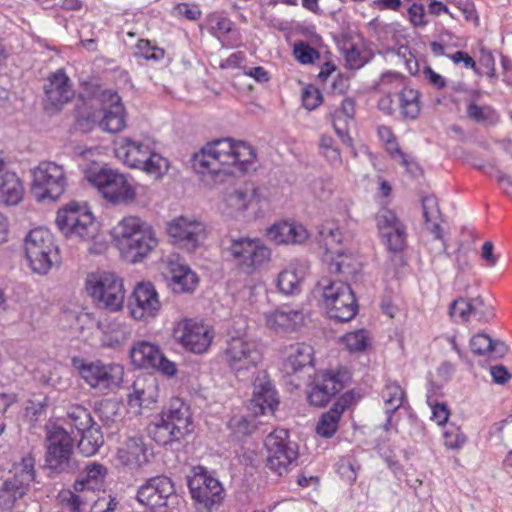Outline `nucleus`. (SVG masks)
Instances as JSON below:
<instances>
[{
    "instance_id": "5",
    "label": "nucleus",
    "mask_w": 512,
    "mask_h": 512,
    "mask_svg": "<svg viewBox=\"0 0 512 512\" xmlns=\"http://www.w3.org/2000/svg\"><path fill=\"white\" fill-rule=\"evenodd\" d=\"M25 256L34 273L47 274L59 261V251L52 233L43 227L32 229L24 239Z\"/></svg>"
},
{
    "instance_id": "32",
    "label": "nucleus",
    "mask_w": 512,
    "mask_h": 512,
    "mask_svg": "<svg viewBox=\"0 0 512 512\" xmlns=\"http://www.w3.org/2000/svg\"><path fill=\"white\" fill-rule=\"evenodd\" d=\"M24 186L17 174L9 169L0 173V204L14 206L24 196Z\"/></svg>"
},
{
    "instance_id": "33",
    "label": "nucleus",
    "mask_w": 512,
    "mask_h": 512,
    "mask_svg": "<svg viewBox=\"0 0 512 512\" xmlns=\"http://www.w3.org/2000/svg\"><path fill=\"white\" fill-rule=\"evenodd\" d=\"M328 270L331 274L342 275L344 278H354L361 270L362 264L351 253L336 252L335 255L325 257Z\"/></svg>"
},
{
    "instance_id": "40",
    "label": "nucleus",
    "mask_w": 512,
    "mask_h": 512,
    "mask_svg": "<svg viewBox=\"0 0 512 512\" xmlns=\"http://www.w3.org/2000/svg\"><path fill=\"white\" fill-rule=\"evenodd\" d=\"M64 421L73 426L79 433L97 425L93 421L90 411L79 404H72L67 408Z\"/></svg>"
},
{
    "instance_id": "18",
    "label": "nucleus",
    "mask_w": 512,
    "mask_h": 512,
    "mask_svg": "<svg viewBox=\"0 0 512 512\" xmlns=\"http://www.w3.org/2000/svg\"><path fill=\"white\" fill-rule=\"evenodd\" d=\"M161 308L159 295L150 282L138 283L128 300L130 315L135 320L149 321L157 316Z\"/></svg>"
},
{
    "instance_id": "47",
    "label": "nucleus",
    "mask_w": 512,
    "mask_h": 512,
    "mask_svg": "<svg viewBox=\"0 0 512 512\" xmlns=\"http://www.w3.org/2000/svg\"><path fill=\"white\" fill-rule=\"evenodd\" d=\"M372 58V54L365 48H359L355 44H350L345 49L346 68L350 70H358L368 63Z\"/></svg>"
},
{
    "instance_id": "8",
    "label": "nucleus",
    "mask_w": 512,
    "mask_h": 512,
    "mask_svg": "<svg viewBox=\"0 0 512 512\" xmlns=\"http://www.w3.org/2000/svg\"><path fill=\"white\" fill-rule=\"evenodd\" d=\"M224 251L229 260L247 275L255 273L271 258V250L258 238H232Z\"/></svg>"
},
{
    "instance_id": "44",
    "label": "nucleus",
    "mask_w": 512,
    "mask_h": 512,
    "mask_svg": "<svg viewBox=\"0 0 512 512\" xmlns=\"http://www.w3.org/2000/svg\"><path fill=\"white\" fill-rule=\"evenodd\" d=\"M318 243L325 249V257L334 255V248L339 245L343 235L339 227L334 224H324L318 231Z\"/></svg>"
},
{
    "instance_id": "59",
    "label": "nucleus",
    "mask_w": 512,
    "mask_h": 512,
    "mask_svg": "<svg viewBox=\"0 0 512 512\" xmlns=\"http://www.w3.org/2000/svg\"><path fill=\"white\" fill-rule=\"evenodd\" d=\"M322 102V94L314 86L310 85L302 91V103L308 110L316 109Z\"/></svg>"
},
{
    "instance_id": "27",
    "label": "nucleus",
    "mask_w": 512,
    "mask_h": 512,
    "mask_svg": "<svg viewBox=\"0 0 512 512\" xmlns=\"http://www.w3.org/2000/svg\"><path fill=\"white\" fill-rule=\"evenodd\" d=\"M354 397L351 392L344 393L334 405L323 413L317 423L316 432L324 438H331L338 430L343 412L350 407Z\"/></svg>"
},
{
    "instance_id": "34",
    "label": "nucleus",
    "mask_w": 512,
    "mask_h": 512,
    "mask_svg": "<svg viewBox=\"0 0 512 512\" xmlns=\"http://www.w3.org/2000/svg\"><path fill=\"white\" fill-rule=\"evenodd\" d=\"M382 398L385 405L386 422L383 425L385 431L392 428L394 413L403 405L405 393L396 382H387L382 390Z\"/></svg>"
},
{
    "instance_id": "7",
    "label": "nucleus",
    "mask_w": 512,
    "mask_h": 512,
    "mask_svg": "<svg viewBox=\"0 0 512 512\" xmlns=\"http://www.w3.org/2000/svg\"><path fill=\"white\" fill-rule=\"evenodd\" d=\"M45 432L47 466L58 473L76 470L74 439L70 433L58 423L46 424Z\"/></svg>"
},
{
    "instance_id": "23",
    "label": "nucleus",
    "mask_w": 512,
    "mask_h": 512,
    "mask_svg": "<svg viewBox=\"0 0 512 512\" xmlns=\"http://www.w3.org/2000/svg\"><path fill=\"white\" fill-rule=\"evenodd\" d=\"M167 268L170 273L169 285L175 293H192L196 289L198 276L178 255L168 257Z\"/></svg>"
},
{
    "instance_id": "43",
    "label": "nucleus",
    "mask_w": 512,
    "mask_h": 512,
    "mask_svg": "<svg viewBox=\"0 0 512 512\" xmlns=\"http://www.w3.org/2000/svg\"><path fill=\"white\" fill-rule=\"evenodd\" d=\"M81 439L78 442L80 453L86 457L95 455L103 445V435L98 425L80 433Z\"/></svg>"
},
{
    "instance_id": "24",
    "label": "nucleus",
    "mask_w": 512,
    "mask_h": 512,
    "mask_svg": "<svg viewBox=\"0 0 512 512\" xmlns=\"http://www.w3.org/2000/svg\"><path fill=\"white\" fill-rule=\"evenodd\" d=\"M151 456L152 451L139 436L129 437L117 451L118 462L131 470L146 465Z\"/></svg>"
},
{
    "instance_id": "54",
    "label": "nucleus",
    "mask_w": 512,
    "mask_h": 512,
    "mask_svg": "<svg viewBox=\"0 0 512 512\" xmlns=\"http://www.w3.org/2000/svg\"><path fill=\"white\" fill-rule=\"evenodd\" d=\"M343 343L351 352L364 351L368 345L367 332L364 329L349 332L343 336Z\"/></svg>"
},
{
    "instance_id": "20",
    "label": "nucleus",
    "mask_w": 512,
    "mask_h": 512,
    "mask_svg": "<svg viewBox=\"0 0 512 512\" xmlns=\"http://www.w3.org/2000/svg\"><path fill=\"white\" fill-rule=\"evenodd\" d=\"M176 497L172 480L164 475L150 478L137 492V500L152 509L163 508L171 498Z\"/></svg>"
},
{
    "instance_id": "6",
    "label": "nucleus",
    "mask_w": 512,
    "mask_h": 512,
    "mask_svg": "<svg viewBox=\"0 0 512 512\" xmlns=\"http://www.w3.org/2000/svg\"><path fill=\"white\" fill-rule=\"evenodd\" d=\"M72 366L90 388L102 393L118 389L123 381L124 368L117 363L88 361L74 357Z\"/></svg>"
},
{
    "instance_id": "63",
    "label": "nucleus",
    "mask_w": 512,
    "mask_h": 512,
    "mask_svg": "<svg viewBox=\"0 0 512 512\" xmlns=\"http://www.w3.org/2000/svg\"><path fill=\"white\" fill-rule=\"evenodd\" d=\"M355 113V103L351 98L343 99L340 109L336 110L333 118L347 122L348 119H352Z\"/></svg>"
},
{
    "instance_id": "25",
    "label": "nucleus",
    "mask_w": 512,
    "mask_h": 512,
    "mask_svg": "<svg viewBox=\"0 0 512 512\" xmlns=\"http://www.w3.org/2000/svg\"><path fill=\"white\" fill-rule=\"evenodd\" d=\"M278 404L277 392L271 381L266 377L256 379L253 397L249 405L253 414L256 416L273 414Z\"/></svg>"
},
{
    "instance_id": "28",
    "label": "nucleus",
    "mask_w": 512,
    "mask_h": 512,
    "mask_svg": "<svg viewBox=\"0 0 512 512\" xmlns=\"http://www.w3.org/2000/svg\"><path fill=\"white\" fill-rule=\"evenodd\" d=\"M170 425L184 437L193 431V419L189 405L180 398H173L166 410L161 414Z\"/></svg>"
},
{
    "instance_id": "61",
    "label": "nucleus",
    "mask_w": 512,
    "mask_h": 512,
    "mask_svg": "<svg viewBox=\"0 0 512 512\" xmlns=\"http://www.w3.org/2000/svg\"><path fill=\"white\" fill-rule=\"evenodd\" d=\"M445 445L451 449L461 447L466 442V436L459 432L458 428L450 427L443 433Z\"/></svg>"
},
{
    "instance_id": "50",
    "label": "nucleus",
    "mask_w": 512,
    "mask_h": 512,
    "mask_svg": "<svg viewBox=\"0 0 512 512\" xmlns=\"http://www.w3.org/2000/svg\"><path fill=\"white\" fill-rule=\"evenodd\" d=\"M470 312L477 321L489 322L494 317L493 307L481 296L469 299Z\"/></svg>"
},
{
    "instance_id": "62",
    "label": "nucleus",
    "mask_w": 512,
    "mask_h": 512,
    "mask_svg": "<svg viewBox=\"0 0 512 512\" xmlns=\"http://www.w3.org/2000/svg\"><path fill=\"white\" fill-rule=\"evenodd\" d=\"M408 17L414 26L424 27L427 24L425 20V10L422 4L413 3L408 8Z\"/></svg>"
},
{
    "instance_id": "29",
    "label": "nucleus",
    "mask_w": 512,
    "mask_h": 512,
    "mask_svg": "<svg viewBox=\"0 0 512 512\" xmlns=\"http://www.w3.org/2000/svg\"><path fill=\"white\" fill-rule=\"evenodd\" d=\"M268 237L276 244H301L308 237V231L302 224L281 222L267 230Z\"/></svg>"
},
{
    "instance_id": "22",
    "label": "nucleus",
    "mask_w": 512,
    "mask_h": 512,
    "mask_svg": "<svg viewBox=\"0 0 512 512\" xmlns=\"http://www.w3.org/2000/svg\"><path fill=\"white\" fill-rule=\"evenodd\" d=\"M103 118L100 127L109 133H117L126 127V113L120 96L113 91L102 93Z\"/></svg>"
},
{
    "instance_id": "17",
    "label": "nucleus",
    "mask_w": 512,
    "mask_h": 512,
    "mask_svg": "<svg viewBox=\"0 0 512 512\" xmlns=\"http://www.w3.org/2000/svg\"><path fill=\"white\" fill-rule=\"evenodd\" d=\"M349 379V373L344 370L336 372L322 371L318 373L308 392L310 404L316 407L327 405L336 394L344 389Z\"/></svg>"
},
{
    "instance_id": "35",
    "label": "nucleus",
    "mask_w": 512,
    "mask_h": 512,
    "mask_svg": "<svg viewBox=\"0 0 512 512\" xmlns=\"http://www.w3.org/2000/svg\"><path fill=\"white\" fill-rule=\"evenodd\" d=\"M342 294L335 305L327 313L331 319L339 322H348L352 320L358 311V304L352 289L342 290Z\"/></svg>"
},
{
    "instance_id": "21",
    "label": "nucleus",
    "mask_w": 512,
    "mask_h": 512,
    "mask_svg": "<svg viewBox=\"0 0 512 512\" xmlns=\"http://www.w3.org/2000/svg\"><path fill=\"white\" fill-rule=\"evenodd\" d=\"M46 108L59 110L64 104L70 102L74 95L71 79L63 69L49 75L44 87Z\"/></svg>"
},
{
    "instance_id": "30",
    "label": "nucleus",
    "mask_w": 512,
    "mask_h": 512,
    "mask_svg": "<svg viewBox=\"0 0 512 512\" xmlns=\"http://www.w3.org/2000/svg\"><path fill=\"white\" fill-rule=\"evenodd\" d=\"M284 368L286 373L295 374L313 365L314 350L306 343H295L285 349Z\"/></svg>"
},
{
    "instance_id": "42",
    "label": "nucleus",
    "mask_w": 512,
    "mask_h": 512,
    "mask_svg": "<svg viewBox=\"0 0 512 512\" xmlns=\"http://www.w3.org/2000/svg\"><path fill=\"white\" fill-rule=\"evenodd\" d=\"M107 475V468L99 463H92L86 466L82 473L81 479L74 484L76 491H84L85 489H93L95 485L102 482Z\"/></svg>"
},
{
    "instance_id": "38",
    "label": "nucleus",
    "mask_w": 512,
    "mask_h": 512,
    "mask_svg": "<svg viewBox=\"0 0 512 512\" xmlns=\"http://www.w3.org/2000/svg\"><path fill=\"white\" fill-rule=\"evenodd\" d=\"M398 108L405 119L414 120L420 113L419 92L410 87L400 89L398 95Z\"/></svg>"
},
{
    "instance_id": "55",
    "label": "nucleus",
    "mask_w": 512,
    "mask_h": 512,
    "mask_svg": "<svg viewBox=\"0 0 512 512\" xmlns=\"http://www.w3.org/2000/svg\"><path fill=\"white\" fill-rule=\"evenodd\" d=\"M293 54L303 65L312 64L320 57V53L315 48L303 41L295 43Z\"/></svg>"
},
{
    "instance_id": "45",
    "label": "nucleus",
    "mask_w": 512,
    "mask_h": 512,
    "mask_svg": "<svg viewBox=\"0 0 512 512\" xmlns=\"http://www.w3.org/2000/svg\"><path fill=\"white\" fill-rule=\"evenodd\" d=\"M130 337L128 327L118 321L108 324L104 330L103 344L107 347H117L124 343Z\"/></svg>"
},
{
    "instance_id": "46",
    "label": "nucleus",
    "mask_w": 512,
    "mask_h": 512,
    "mask_svg": "<svg viewBox=\"0 0 512 512\" xmlns=\"http://www.w3.org/2000/svg\"><path fill=\"white\" fill-rule=\"evenodd\" d=\"M466 113L469 119L478 124H495L498 122L496 111L488 105L480 106L471 102L467 106Z\"/></svg>"
},
{
    "instance_id": "3",
    "label": "nucleus",
    "mask_w": 512,
    "mask_h": 512,
    "mask_svg": "<svg viewBox=\"0 0 512 512\" xmlns=\"http://www.w3.org/2000/svg\"><path fill=\"white\" fill-rule=\"evenodd\" d=\"M116 232L121 249L130 255L133 263L142 261L158 244L152 227L136 216L124 217Z\"/></svg>"
},
{
    "instance_id": "53",
    "label": "nucleus",
    "mask_w": 512,
    "mask_h": 512,
    "mask_svg": "<svg viewBox=\"0 0 512 512\" xmlns=\"http://www.w3.org/2000/svg\"><path fill=\"white\" fill-rule=\"evenodd\" d=\"M381 236L386 240V245L392 252H400L406 246V231L403 224Z\"/></svg>"
},
{
    "instance_id": "37",
    "label": "nucleus",
    "mask_w": 512,
    "mask_h": 512,
    "mask_svg": "<svg viewBox=\"0 0 512 512\" xmlns=\"http://www.w3.org/2000/svg\"><path fill=\"white\" fill-rule=\"evenodd\" d=\"M470 348L474 354L486 355L491 353L496 357H502L508 351L507 346L503 342L493 340L485 333L474 335L470 340Z\"/></svg>"
},
{
    "instance_id": "14",
    "label": "nucleus",
    "mask_w": 512,
    "mask_h": 512,
    "mask_svg": "<svg viewBox=\"0 0 512 512\" xmlns=\"http://www.w3.org/2000/svg\"><path fill=\"white\" fill-rule=\"evenodd\" d=\"M187 484L192 499L198 505V510L211 512L213 507L223 499L221 483L209 475L208 471L202 466L193 469V474L188 476Z\"/></svg>"
},
{
    "instance_id": "60",
    "label": "nucleus",
    "mask_w": 512,
    "mask_h": 512,
    "mask_svg": "<svg viewBox=\"0 0 512 512\" xmlns=\"http://www.w3.org/2000/svg\"><path fill=\"white\" fill-rule=\"evenodd\" d=\"M137 49L141 56L147 60H160L164 57V50L153 46L148 40H139L137 43Z\"/></svg>"
},
{
    "instance_id": "9",
    "label": "nucleus",
    "mask_w": 512,
    "mask_h": 512,
    "mask_svg": "<svg viewBox=\"0 0 512 512\" xmlns=\"http://www.w3.org/2000/svg\"><path fill=\"white\" fill-rule=\"evenodd\" d=\"M85 286L88 295L99 307L111 312L122 309L125 300L123 281L114 273H90Z\"/></svg>"
},
{
    "instance_id": "1",
    "label": "nucleus",
    "mask_w": 512,
    "mask_h": 512,
    "mask_svg": "<svg viewBox=\"0 0 512 512\" xmlns=\"http://www.w3.org/2000/svg\"><path fill=\"white\" fill-rule=\"evenodd\" d=\"M255 160V150L246 142L220 138L207 143L193 155L192 167L201 175H233L253 169Z\"/></svg>"
},
{
    "instance_id": "2",
    "label": "nucleus",
    "mask_w": 512,
    "mask_h": 512,
    "mask_svg": "<svg viewBox=\"0 0 512 512\" xmlns=\"http://www.w3.org/2000/svg\"><path fill=\"white\" fill-rule=\"evenodd\" d=\"M114 154L124 165L140 169L156 178L165 174L169 168L167 159L155 151V143L150 138L120 137L114 141Z\"/></svg>"
},
{
    "instance_id": "51",
    "label": "nucleus",
    "mask_w": 512,
    "mask_h": 512,
    "mask_svg": "<svg viewBox=\"0 0 512 512\" xmlns=\"http://www.w3.org/2000/svg\"><path fill=\"white\" fill-rule=\"evenodd\" d=\"M405 78L397 72L387 71L381 74L379 81L375 84V88L379 91L390 93L392 90L402 89L405 86Z\"/></svg>"
},
{
    "instance_id": "48",
    "label": "nucleus",
    "mask_w": 512,
    "mask_h": 512,
    "mask_svg": "<svg viewBox=\"0 0 512 512\" xmlns=\"http://www.w3.org/2000/svg\"><path fill=\"white\" fill-rule=\"evenodd\" d=\"M423 209V218L425 221V229L430 230L436 224L440 226L441 212L438 200L433 195L424 196L421 200Z\"/></svg>"
},
{
    "instance_id": "64",
    "label": "nucleus",
    "mask_w": 512,
    "mask_h": 512,
    "mask_svg": "<svg viewBox=\"0 0 512 512\" xmlns=\"http://www.w3.org/2000/svg\"><path fill=\"white\" fill-rule=\"evenodd\" d=\"M377 107L385 115L391 116L396 112L398 106L395 104L390 90L379 98Z\"/></svg>"
},
{
    "instance_id": "11",
    "label": "nucleus",
    "mask_w": 512,
    "mask_h": 512,
    "mask_svg": "<svg viewBox=\"0 0 512 512\" xmlns=\"http://www.w3.org/2000/svg\"><path fill=\"white\" fill-rule=\"evenodd\" d=\"M35 460L31 455L24 456L14 466V473L0 485V510L10 511L29 491L35 479Z\"/></svg>"
},
{
    "instance_id": "58",
    "label": "nucleus",
    "mask_w": 512,
    "mask_h": 512,
    "mask_svg": "<svg viewBox=\"0 0 512 512\" xmlns=\"http://www.w3.org/2000/svg\"><path fill=\"white\" fill-rule=\"evenodd\" d=\"M432 238L429 242V251L434 255H441L446 252L447 250V244L443 237V231L441 226H437L434 224L432 226V229L427 230Z\"/></svg>"
},
{
    "instance_id": "13",
    "label": "nucleus",
    "mask_w": 512,
    "mask_h": 512,
    "mask_svg": "<svg viewBox=\"0 0 512 512\" xmlns=\"http://www.w3.org/2000/svg\"><path fill=\"white\" fill-rule=\"evenodd\" d=\"M266 466L278 475L287 473L296 464L298 445L289 438L286 429H275L265 438Z\"/></svg>"
},
{
    "instance_id": "4",
    "label": "nucleus",
    "mask_w": 512,
    "mask_h": 512,
    "mask_svg": "<svg viewBox=\"0 0 512 512\" xmlns=\"http://www.w3.org/2000/svg\"><path fill=\"white\" fill-rule=\"evenodd\" d=\"M86 179L105 200L114 205L133 203L138 189L143 188L139 184H132L124 174L110 168L89 171Z\"/></svg>"
},
{
    "instance_id": "39",
    "label": "nucleus",
    "mask_w": 512,
    "mask_h": 512,
    "mask_svg": "<svg viewBox=\"0 0 512 512\" xmlns=\"http://www.w3.org/2000/svg\"><path fill=\"white\" fill-rule=\"evenodd\" d=\"M150 437L159 445L166 446L173 442H179L185 437L176 431L172 425H170L162 417L159 421L152 423L148 428Z\"/></svg>"
},
{
    "instance_id": "19",
    "label": "nucleus",
    "mask_w": 512,
    "mask_h": 512,
    "mask_svg": "<svg viewBox=\"0 0 512 512\" xmlns=\"http://www.w3.org/2000/svg\"><path fill=\"white\" fill-rule=\"evenodd\" d=\"M167 233L176 245L187 251H194L206 238L204 223L184 216L169 222Z\"/></svg>"
},
{
    "instance_id": "49",
    "label": "nucleus",
    "mask_w": 512,
    "mask_h": 512,
    "mask_svg": "<svg viewBox=\"0 0 512 512\" xmlns=\"http://www.w3.org/2000/svg\"><path fill=\"white\" fill-rule=\"evenodd\" d=\"M254 190L248 188H234L225 194L224 200L226 204L236 211H243L247 208Z\"/></svg>"
},
{
    "instance_id": "41",
    "label": "nucleus",
    "mask_w": 512,
    "mask_h": 512,
    "mask_svg": "<svg viewBox=\"0 0 512 512\" xmlns=\"http://www.w3.org/2000/svg\"><path fill=\"white\" fill-rule=\"evenodd\" d=\"M317 288L321 291L323 304L329 312L330 308L336 307L335 302L342 294V290H349L351 287L344 281H332L328 278H322L317 284Z\"/></svg>"
},
{
    "instance_id": "36",
    "label": "nucleus",
    "mask_w": 512,
    "mask_h": 512,
    "mask_svg": "<svg viewBox=\"0 0 512 512\" xmlns=\"http://www.w3.org/2000/svg\"><path fill=\"white\" fill-rule=\"evenodd\" d=\"M159 347L147 341L136 343L130 350V358L132 363L138 368H152L155 366L157 359H160Z\"/></svg>"
},
{
    "instance_id": "52",
    "label": "nucleus",
    "mask_w": 512,
    "mask_h": 512,
    "mask_svg": "<svg viewBox=\"0 0 512 512\" xmlns=\"http://www.w3.org/2000/svg\"><path fill=\"white\" fill-rule=\"evenodd\" d=\"M59 501L63 510L67 512H86V502L82 496L72 491H63L59 494Z\"/></svg>"
},
{
    "instance_id": "31",
    "label": "nucleus",
    "mask_w": 512,
    "mask_h": 512,
    "mask_svg": "<svg viewBox=\"0 0 512 512\" xmlns=\"http://www.w3.org/2000/svg\"><path fill=\"white\" fill-rule=\"evenodd\" d=\"M305 278V270L298 262H290L277 276L276 286L283 295L299 294Z\"/></svg>"
},
{
    "instance_id": "26",
    "label": "nucleus",
    "mask_w": 512,
    "mask_h": 512,
    "mask_svg": "<svg viewBox=\"0 0 512 512\" xmlns=\"http://www.w3.org/2000/svg\"><path fill=\"white\" fill-rule=\"evenodd\" d=\"M304 314L301 310L281 308L265 314L266 325L277 334L295 332L304 323Z\"/></svg>"
},
{
    "instance_id": "16",
    "label": "nucleus",
    "mask_w": 512,
    "mask_h": 512,
    "mask_svg": "<svg viewBox=\"0 0 512 512\" xmlns=\"http://www.w3.org/2000/svg\"><path fill=\"white\" fill-rule=\"evenodd\" d=\"M222 358L231 370L240 372L255 367L261 354L254 340L246 336H236L227 340Z\"/></svg>"
},
{
    "instance_id": "10",
    "label": "nucleus",
    "mask_w": 512,
    "mask_h": 512,
    "mask_svg": "<svg viewBox=\"0 0 512 512\" xmlns=\"http://www.w3.org/2000/svg\"><path fill=\"white\" fill-rule=\"evenodd\" d=\"M56 225L66 237L83 241L94 240L99 232V225L92 213L85 205L75 202L58 211Z\"/></svg>"
},
{
    "instance_id": "56",
    "label": "nucleus",
    "mask_w": 512,
    "mask_h": 512,
    "mask_svg": "<svg viewBox=\"0 0 512 512\" xmlns=\"http://www.w3.org/2000/svg\"><path fill=\"white\" fill-rule=\"evenodd\" d=\"M376 221L380 235L392 231L397 228L398 225L402 224L395 213L387 209L381 210L377 214Z\"/></svg>"
},
{
    "instance_id": "12",
    "label": "nucleus",
    "mask_w": 512,
    "mask_h": 512,
    "mask_svg": "<svg viewBox=\"0 0 512 512\" xmlns=\"http://www.w3.org/2000/svg\"><path fill=\"white\" fill-rule=\"evenodd\" d=\"M31 191L38 201L57 200L66 190L64 167L52 161L40 162L32 171Z\"/></svg>"
},
{
    "instance_id": "15",
    "label": "nucleus",
    "mask_w": 512,
    "mask_h": 512,
    "mask_svg": "<svg viewBox=\"0 0 512 512\" xmlns=\"http://www.w3.org/2000/svg\"><path fill=\"white\" fill-rule=\"evenodd\" d=\"M174 338L187 351L203 354L208 351L214 338L211 327L195 319H182L174 328Z\"/></svg>"
},
{
    "instance_id": "57",
    "label": "nucleus",
    "mask_w": 512,
    "mask_h": 512,
    "mask_svg": "<svg viewBox=\"0 0 512 512\" xmlns=\"http://www.w3.org/2000/svg\"><path fill=\"white\" fill-rule=\"evenodd\" d=\"M449 314L455 321L467 322L471 316L469 299L458 298L449 307Z\"/></svg>"
}]
</instances>
